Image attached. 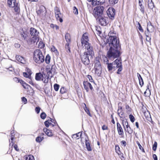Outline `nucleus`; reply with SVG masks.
<instances>
[{
	"mask_svg": "<svg viewBox=\"0 0 160 160\" xmlns=\"http://www.w3.org/2000/svg\"><path fill=\"white\" fill-rule=\"evenodd\" d=\"M89 40L87 34L84 33L82 37L81 42L82 49L85 50V52L81 55V58L82 63L85 65L90 63V59L92 58L94 55L93 48L88 42Z\"/></svg>",
	"mask_w": 160,
	"mask_h": 160,
	"instance_id": "f257e3e1",
	"label": "nucleus"
},
{
	"mask_svg": "<svg viewBox=\"0 0 160 160\" xmlns=\"http://www.w3.org/2000/svg\"><path fill=\"white\" fill-rule=\"evenodd\" d=\"M114 34L112 31L110 32L108 34L109 38L107 39L106 42L109 45L110 47L112 46L113 48L120 49L119 40L117 37L114 35Z\"/></svg>",
	"mask_w": 160,
	"mask_h": 160,
	"instance_id": "f03ea898",
	"label": "nucleus"
},
{
	"mask_svg": "<svg viewBox=\"0 0 160 160\" xmlns=\"http://www.w3.org/2000/svg\"><path fill=\"white\" fill-rule=\"evenodd\" d=\"M33 59L34 62L38 64H40L44 61V57L40 50L36 49L34 51Z\"/></svg>",
	"mask_w": 160,
	"mask_h": 160,
	"instance_id": "7ed1b4c3",
	"label": "nucleus"
},
{
	"mask_svg": "<svg viewBox=\"0 0 160 160\" xmlns=\"http://www.w3.org/2000/svg\"><path fill=\"white\" fill-rule=\"evenodd\" d=\"M120 49L113 48L111 46L107 53V57L111 59H114L119 57L121 54Z\"/></svg>",
	"mask_w": 160,
	"mask_h": 160,
	"instance_id": "20e7f679",
	"label": "nucleus"
},
{
	"mask_svg": "<svg viewBox=\"0 0 160 160\" xmlns=\"http://www.w3.org/2000/svg\"><path fill=\"white\" fill-rule=\"evenodd\" d=\"M8 5L10 8H14L16 12L19 11V5L18 3L16 2V0H8Z\"/></svg>",
	"mask_w": 160,
	"mask_h": 160,
	"instance_id": "39448f33",
	"label": "nucleus"
},
{
	"mask_svg": "<svg viewBox=\"0 0 160 160\" xmlns=\"http://www.w3.org/2000/svg\"><path fill=\"white\" fill-rule=\"evenodd\" d=\"M94 69L95 73L98 76H100L102 72V68L100 62L96 60L95 62Z\"/></svg>",
	"mask_w": 160,
	"mask_h": 160,
	"instance_id": "423d86ee",
	"label": "nucleus"
},
{
	"mask_svg": "<svg viewBox=\"0 0 160 160\" xmlns=\"http://www.w3.org/2000/svg\"><path fill=\"white\" fill-rule=\"evenodd\" d=\"M103 7H97L95 8L93 11V15L96 18H98L100 16H102Z\"/></svg>",
	"mask_w": 160,
	"mask_h": 160,
	"instance_id": "0eeeda50",
	"label": "nucleus"
},
{
	"mask_svg": "<svg viewBox=\"0 0 160 160\" xmlns=\"http://www.w3.org/2000/svg\"><path fill=\"white\" fill-rule=\"evenodd\" d=\"M54 13L57 20H59L61 22H62L63 15L60 12L59 9L57 7H55L54 8Z\"/></svg>",
	"mask_w": 160,
	"mask_h": 160,
	"instance_id": "6e6552de",
	"label": "nucleus"
},
{
	"mask_svg": "<svg viewBox=\"0 0 160 160\" xmlns=\"http://www.w3.org/2000/svg\"><path fill=\"white\" fill-rule=\"evenodd\" d=\"M99 23L102 26H105L108 23V18L104 15L99 17L97 18Z\"/></svg>",
	"mask_w": 160,
	"mask_h": 160,
	"instance_id": "1a4fd4ad",
	"label": "nucleus"
},
{
	"mask_svg": "<svg viewBox=\"0 0 160 160\" xmlns=\"http://www.w3.org/2000/svg\"><path fill=\"white\" fill-rule=\"evenodd\" d=\"M38 15L41 17L45 16L46 15V11L45 7L43 6H41L37 11Z\"/></svg>",
	"mask_w": 160,
	"mask_h": 160,
	"instance_id": "9d476101",
	"label": "nucleus"
},
{
	"mask_svg": "<svg viewBox=\"0 0 160 160\" xmlns=\"http://www.w3.org/2000/svg\"><path fill=\"white\" fill-rule=\"evenodd\" d=\"M115 10L112 7H110L107 11V13L108 16L110 18L113 19L115 15Z\"/></svg>",
	"mask_w": 160,
	"mask_h": 160,
	"instance_id": "9b49d317",
	"label": "nucleus"
},
{
	"mask_svg": "<svg viewBox=\"0 0 160 160\" xmlns=\"http://www.w3.org/2000/svg\"><path fill=\"white\" fill-rule=\"evenodd\" d=\"M83 85L84 88L86 90L87 92H88L89 88L92 91L93 90V88L92 85L88 81H84L83 82Z\"/></svg>",
	"mask_w": 160,
	"mask_h": 160,
	"instance_id": "f8f14e48",
	"label": "nucleus"
},
{
	"mask_svg": "<svg viewBox=\"0 0 160 160\" xmlns=\"http://www.w3.org/2000/svg\"><path fill=\"white\" fill-rule=\"evenodd\" d=\"M117 127L119 135L121 136L122 137H123L124 134L121 125L118 122L117 123Z\"/></svg>",
	"mask_w": 160,
	"mask_h": 160,
	"instance_id": "ddd939ff",
	"label": "nucleus"
},
{
	"mask_svg": "<svg viewBox=\"0 0 160 160\" xmlns=\"http://www.w3.org/2000/svg\"><path fill=\"white\" fill-rule=\"evenodd\" d=\"M30 33L32 36H38L39 32L35 28H31L30 30Z\"/></svg>",
	"mask_w": 160,
	"mask_h": 160,
	"instance_id": "4468645a",
	"label": "nucleus"
},
{
	"mask_svg": "<svg viewBox=\"0 0 160 160\" xmlns=\"http://www.w3.org/2000/svg\"><path fill=\"white\" fill-rule=\"evenodd\" d=\"M105 2V0H93L91 2V4L94 6L99 4H102Z\"/></svg>",
	"mask_w": 160,
	"mask_h": 160,
	"instance_id": "2eb2a0df",
	"label": "nucleus"
},
{
	"mask_svg": "<svg viewBox=\"0 0 160 160\" xmlns=\"http://www.w3.org/2000/svg\"><path fill=\"white\" fill-rule=\"evenodd\" d=\"M113 65H115V66H114V68H118L121 67L122 65V62L120 59H116L115 61L112 62Z\"/></svg>",
	"mask_w": 160,
	"mask_h": 160,
	"instance_id": "dca6fc26",
	"label": "nucleus"
},
{
	"mask_svg": "<svg viewBox=\"0 0 160 160\" xmlns=\"http://www.w3.org/2000/svg\"><path fill=\"white\" fill-rule=\"evenodd\" d=\"M16 60L18 62H21V63L24 64L26 63L25 59L21 56L17 55L16 56Z\"/></svg>",
	"mask_w": 160,
	"mask_h": 160,
	"instance_id": "f3484780",
	"label": "nucleus"
},
{
	"mask_svg": "<svg viewBox=\"0 0 160 160\" xmlns=\"http://www.w3.org/2000/svg\"><path fill=\"white\" fill-rule=\"evenodd\" d=\"M46 78L45 74H42L41 73H37L35 76V79L38 81L42 80V78Z\"/></svg>",
	"mask_w": 160,
	"mask_h": 160,
	"instance_id": "a211bd4d",
	"label": "nucleus"
},
{
	"mask_svg": "<svg viewBox=\"0 0 160 160\" xmlns=\"http://www.w3.org/2000/svg\"><path fill=\"white\" fill-rule=\"evenodd\" d=\"M154 29V27L151 24V23H148L147 25V30L148 32V33L152 32L153 31Z\"/></svg>",
	"mask_w": 160,
	"mask_h": 160,
	"instance_id": "6ab92c4d",
	"label": "nucleus"
},
{
	"mask_svg": "<svg viewBox=\"0 0 160 160\" xmlns=\"http://www.w3.org/2000/svg\"><path fill=\"white\" fill-rule=\"evenodd\" d=\"M144 115L146 117V118L149 121H150L152 120L151 117V115L149 112L147 111H145L144 113Z\"/></svg>",
	"mask_w": 160,
	"mask_h": 160,
	"instance_id": "aec40b11",
	"label": "nucleus"
},
{
	"mask_svg": "<svg viewBox=\"0 0 160 160\" xmlns=\"http://www.w3.org/2000/svg\"><path fill=\"white\" fill-rule=\"evenodd\" d=\"M118 114L120 118H122L123 115V112H122V107L121 106L118 107Z\"/></svg>",
	"mask_w": 160,
	"mask_h": 160,
	"instance_id": "412c9836",
	"label": "nucleus"
},
{
	"mask_svg": "<svg viewBox=\"0 0 160 160\" xmlns=\"http://www.w3.org/2000/svg\"><path fill=\"white\" fill-rule=\"evenodd\" d=\"M43 130L44 132L45 133V134L49 137L52 136L53 135L52 132L46 128H44Z\"/></svg>",
	"mask_w": 160,
	"mask_h": 160,
	"instance_id": "4be33fe9",
	"label": "nucleus"
},
{
	"mask_svg": "<svg viewBox=\"0 0 160 160\" xmlns=\"http://www.w3.org/2000/svg\"><path fill=\"white\" fill-rule=\"evenodd\" d=\"M149 85H150L149 83L148 85L146 91L144 92V95L145 97L149 96L151 94L149 88Z\"/></svg>",
	"mask_w": 160,
	"mask_h": 160,
	"instance_id": "5701e85b",
	"label": "nucleus"
},
{
	"mask_svg": "<svg viewBox=\"0 0 160 160\" xmlns=\"http://www.w3.org/2000/svg\"><path fill=\"white\" fill-rule=\"evenodd\" d=\"M147 2H148V8L151 9H152L154 7V5L152 0H147Z\"/></svg>",
	"mask_w": 160,
	"mask_h": 160,
	"instance_id": "b1692460",
	"label": "nucleus"
},
{
	"mask_svg": "<svg viewBox=\"0 0 160 160\" xmlns=\"http://www.w3.org/2000/svg\"><path fill=\"white\" fill-rule=\"evenodd\" d=\"M81 135L82 133L81 132H79L77 134H73L72 135V138L78 139L81 137Z\"/></svg>",
	"mask_w": 160,
	"mask_h": 160,
	"instance_id": "393cba45",
	"label": "nucleus"
},
{
	"mask_svg": "<svg viewBox=\"0 0 160 160\" xmlns=\"http://www.w3.org/2000/svg\"><path fill=\"white\" fill-rule=\"evenodd\" d=\"M65 39L67 43H70L71 39L70 35L68 33H67L65 35Z\"/></svg>",
	"mask_w": 160,
	"mask_h": 160,
	"instance_id": "a878e982",
	"label": "nucleus"
},
{
	"mask_svg": "<svg viewBox=\"0 0 160 160\" xmlns=\"http://www.w3.org/2000/svg\"><path fill=\"white\" fill-rule=\"evenodd\" d=\"M39 38L38 36H33L31 39V42L34 43L37 42L38 41Z\"/></svg>",
	"mask_w": 160,
	"mask_h": 160,
	"instance_id": "bb28decb",
	"label": "nucleus"
},
{
	"mask_svg": "<svg viewBox=\"0 0 160 160\" xmlns=\"http://www.w3.org/2000/svg\"><path fill=\"white\" fill-rule=\"evenodd\" d=\"M85 144L87 150L88 151H91L92 150V149L90 146V144L87 140H86Z\"/></svg>",
	"mask_w": 160,
	"mask_h": 160,
	"instance_id": "cd10ccee",
	"label": "nucleus"
},
{
	"mask_svg": "<svg viewBox=\"0 0 160 160\" xmlns=\"http://www.w3.org/2000/svg\"><path fill=\"white\" fill-rule=\"evenodd\" d=\"M20 83L22 84V86L23 87L25 88H28V87L29 85L27 84V83H26L25 82H24L22 80H21L19 81Z\"/></svg>",
	"mask_w": 160,
	"mask_h": 160,
	"instance_id": "c85d7f7f",
	"label": "nucleus"
},
{
	"mask_svg": "<svg viewBox=\"0 0 160 160\" xmlns=\"http://www.w3.org/2000/svg\"><path fill=\"white\" fill-rule=\"evenodd\" d=\"M107 64H108V68L109 71H111L112 70L113 68H114L113 66L112 62V63H107Z\"/></svg>",
	"mask_w": 160,
	"mask_h": 160,
	"instance_id": "c756f323",
	"label": "nucleus"
},
{
	"mask_svg": "<svg viewBox=\"0 0 160 160\" xmlns=\"http://www.w3.org/2000/svg\"><path fill=\"white\" fill-rule=\"evenodd\" d=\"M31 74V73L30 71L28 73L27 72H24L23 73V75L24 77L28 78L29 79H30Z\"/></svg>",
	"mask_w": 160,
	"mask_h": 160,
	"instance_id": "7c9ffc66",
	"label": "nucleus"
},
{
	"mask_svg": "<svg viewBox=\"0 0 160 160\" xmlns=\"http://www.w3.org/2000/svg\"><path fill=\"white\" fill-rule=\"evenodd\" d=\"M145 34L146 38V40L147 41H148L149 42H150L151 38L149 36V33L148 32L147 33L146 32H145Z\"/></svg>",
	"mask_w": 160,
	"mask_h": 160,
	"instance_id": "2f4dec72",
	"label": "nucleus"
},
{
	"mask_svg": "<svg viewBox=\"0 0 160 160\" xmlns=\"http://www.w3.org/2000/svg\"><path fill=\"white\" fill-rule=\"evenodd\" d=\"M45 76H46V78H42V81H43V82L45 83H47L48 82L49 77L47 75L45 74Z\"/></svg>",
	"mask_w": 160,
	"mask_h": 160,
	"instance_id": "473e14b6",
	"label": "nucleus"
},
{
	"mask_svg": "<svg viewBox=\"0 0 160 160\" xmlns=\"http://www.w3.org/2000/svg\"><path fill=\"white\" fill-rule=\"evenodd\" d=\"M127 129V131L130 134H131L132 132V130L131 128L129 125L126 127Z\"/></svg>",
	"mask_w": 160,
	"mask_h": 160,
	"instance_id": "72a5a7b5",
	"label": "nucleus"
},
{
	"mask_svg": "<svg viewBox=\"0 0 160 160\" xmlns=\"http://www.w3.org/2000/svg\"><path fill=\"white\" fill-rule=\"evenodd\" d=\"M50 57L49 55H48L46 56V58H45V62L47 63H49L50 62Z\"/></svg>",
	"mask_w": 160,
	"mask_h": 160,
	"instance_id": "f704fd0d",
	"label": "nucleus"
},
{
	"mask_svg": "<svg viewBox=\"0 0 160 160\" xmlns=\"http://www.w3.org/2000/svg\"><path fill=\"white\" fill-rule=\"evenodd\" d=\"M26 160H34V157L32 155H29L26 157Z\"/></svg>",
	"mask_w": 160,
	"mask_h": 160,
	"instance_id": "c9c22d12",
	"label": "nucleus"
},
{
	"mask_svg": "<svg viewBox=\"0 0 160 160\" xmlns=\"http://www.w3.org/2000/svg\"><path fill=\"white\" fill-rule=\"evenodd\" d=\"M137 27L138 28V29L140 31H141L142 32H143V30L142 28L140 23L138 22H137Z\"/></svg>",
	"mask_w": 160,
	"mask_h": 160,
	"instance_id": "e433bc0d",
	"label": "nucleus"
},
{
	"mask_svg": "<svg viewBox=\"0 0 160 160\" xmlns=\"http://www.w3.org/2000/svg\"><path fill=\"white\" fill-rule=\"evenodd\" d=\"M44 138L43 137H38L36 138V142H41L43 139Z\"/></svg>",
	"mask_w": 160,
	"mask_h": 160,
	"instance_id": "4c0bfd02",
	"label": "nucleus"
},
{
	"mask_svg": "<svg viewBox=\"0 0 160 160\" xmlns=\"http://www.w3.org/2000/svg\"><path fill=\"white\" fill-rule=\"evenodd\" d=\"M118 0H109V2L111 5H113L117 3Z\"/></svg>",
	"mask_w": 160,
	"mask_h": 160,
	"instance_id": "58836bf2",
	"label": "nucleus"
},
{
	"mask_svg": "<svg viewBox=\"0 0 160 160\" xmlns=\"http://www.w3.org/2000/svg\"><path fill=\"white\" fill-rule=\"evenodd\" d=\"M69 43H67V44H66L65 45V48L67 50V52L69 53L70 52V48L69 46Z\"/></svg>",
	"mask_w": 160,
	"mask_h": 160,
	"instance_id": "ea45409f",
	"label": "nucleus"
},
{
	"mask_svg": "<svg viewBox=\"0 0 160 160\" xmlns=\"http://www.w3.org/2000/svg\"><path fill=\"white\" fill-rule=\"evenodd\" d=\"M122 124L123 128L125 130H126V128L125 126L126 127L128 126V122L127 121H123L122 122Z\"/></svg>",
	"mask_w": 160,
	"mask_h": 160,
	"instance_id": "a19ab883",
	"label": "nucleus"
},
{
	"mask_svg": "<svg viewBox=\"0 0 160 160\" xmlns=\"http://www.w3.org/2000/svg\"><path fill=\"white\" fill-rule=\"evenodd\" d=\"M85 108H84V109L85 112L88 114L91 117L92 115L90 112L88 108H87L86 107V105L85 104Z\"/></svg>",
	"mask_w": 160,
	"mask_h": 160,
	"instance_id": "79ce46f5",
	"label": "nucleus"
},
{
	"mask_svg": "<svg viewBox=\"0 0 160 160\" xmlns=\"http://www.w3.org/2000/svg\"><path fill=\"white\" fill-rule=\"evenodd\" d=\"M129 118L131 122H134L135 120V118L132 115L130 114L129 116Z\"/></svg>",
	"mask_w": 160,
	"mask_h": 160,
	"instance_id": "37998d69",
	"label": "nucleus"
},
{
	"mask_svg": "<svg viewBox=\"0 0 160 160\" xmlns=\"http://www.w3.org/2000/svg\"><path fill=\"white\" fill-rule=\"evenodd\" d=\"M140 7L139 9L141 12L143 13H144V7L143 5L142 6H139Z\"/></svg>",
	"mask_w": 160,
	"mask_h": 160,
	"instance_id": "c03bdc74",
	"label": "nucleus"
},
{
	"mask_svg": "<svg viewBox=\"0 0 160 160\" xmlns=\"http://www.w3.org/2000/svg\"><path fill=\"white\" fill-rule=\"evenodd\" d=\"M157 146V143L156 142H155L154 144L153 145L152 149L153 150L155 151L156 150Z\"/></svg>",
	"mask_w": 160,
	"mask_h": 160,
	"instance_id": "a18cd8bd",
	"label": "nucleus"
},
{
	"mask_svg": "<svg viewBox=\"0 0 160 160\" xmlns=\"http://www.w3.org/2000/svg\"><path fill=\"white\" fill-rule=\"evenodd\" d=\"M44 46V44L42 42H40L38 45V47L40 48H42Z\"/></svg>",
	"mask_w": 160,
	"mask_h": 160,
	"instance_id": "49530a36",
	"label": "nucleus"
},
{
	"mask_svg": "<svg viewBox=\"0 0 160 160\" xmlns=\"http://www.w3.org/2000/svg\"><path fill=\"white\" fill-rule=\"evenodd\" d=\"M46 114L45 113L43 112L41 114L40 116L42 119H44L46 117Z\"/></svg>",
	"mask_w": 160,
	"mask_h": 160,
	"instance_id": "de8ad7c7",
	"label": "nucleus"
},
{
	"mask_svg": "<svg viewBox=\"0 0 160 160\" xmlns=\"http://www.w3.org/2000/svg\"><path fill=\"white\" fill-rule=\"evenodd\" d=\"M73 12L75 14L77 15L78 14V10L76 7H74L73 8Z\"/></svg>",
	"mask_w": 160,
	"mask_h": 160,
	"instance_id": "09e8293b",
	"label": "nucleus"
},
{
	"mask_svg": "<svg viewBox=\"0 0 160 160\" xmlns=\"http://www.w3.org/2000/svg\"><path fill=\"white\" fill-rule=\"evenodd\" d=\"M59 87V86L57 84H55L54 86V89L55 91H58V90Z\"/></svg>",
	"mask_w": 160,
	"mask_h": 160,
	"instance_id": "8fccbe9b",
	"label": "nucleus"
},
{
	"mask_svg": "<svg viewBox=\"0 0 160 160\" xmlns=\"http://www.w3.org/2000/svg\"><path fill=\"white\" fill-rule=\"evenodd\" d=\"M66 89L64 87H62L60 90V92L62 94L66 92Z\"/></svg>",
	"mask_w": 160,
	"mask_h": 160,
	"instance_id": "3c124183",
	"label": "nucleus"
},
{
	"mask_svg": "<svg viewBox=\"0 0 160 160\" xmlns=\"http://www.w3.org/2000/svg\"><path fill=\"white\" fill-rule=\"evenodd\" d=\"M47 74L48 75V77H52L53 75H54V74H53L52 73V72H51L50 70H49L48 71Z\"/></svg>",
	"mask_w": 160,
	"mask_h": 160,
	"instance_id": "603ef678",
	"label": "nucleus"
},
{
	"mask_svg": "<svg viewBox=\"0 0 160 160\" xmlns=\"http://www.w3.org/2000/svg\"><path fill=\"white\" fill-rule=\"evenodd\" d=\"M139 84L142 87L143 85L144 84L143 79L142 78H140V79H139Z\"/></svg>",
	"mask_w": 160,
	"mask_h": 160,
	"instance_id": "864d4df0",
	"label": "nucleus"
},
{
	"mask_svg": "<svg viewBox=\"0 0 160 160\" xmlns=\"http://www.w3.org/2000/svg\"><path fill=\"white\" fill-rule=\"evenodd\" d=\"M51 72L53 74H55L56 73V70L55 69V67L53 66H52V68H51L50 70Z\"/></svg>",
	"mask_w": 160,
	"mask_h": 160,
	"instance_id": "5fc2aeb1",
	"label": "nucleus"
},
{
	"mask_svg": "<svg viewBox=\"0 0 160 160\" xmlns=\"http://www.w3.org/2000/svg\"><path fill=\"white\" fill-rule=\"evenodd\" d=\"M44 124H45V126L47 127H48L49 126V125H50V124L52 125V124L51 123L48 122V121H46L44 122Z\"/></svg>",
	"mask_w": 160,
	"mask_h": 160,
	"instance_id": "6e6d98bb",
	"label": "nucleus"
},
{
	"mask_svg": "<svg viewBox=\"0 0 160 160\" xmlns=\"http://www.w3.org/2000/svg\"><path fill=\"white\" fill-rule=\"evenodd\" d=\"M87 77L88 78L89 81L91 82H93V80L92 78V77L90 75H88Z\"/></svg>",
	"mask_w": 160,
	"mask_h": 160,
	"instance_id": "4d7b16f0",
	"label": "nucleus"
},
{
	"mask_svg": "<svg viewBox=\"0 0 160 160\" xmlns=\"http://www.w3.org/2000/svg\"><path fill=\"white\" fill-rule=\"evenodd\" d=\"M41 108L39 107H36L35 109L36 112L38 113H39L40 112Z\"/></svg>",
	"mask_w": 160,
	"mask_h": 160,
	"instance_id": "13d9d810",
	"label": "nucleus"
},
{
	"mask_svg": "<svg viewBox=\"0 0 160 160\" xmlns=\"http://www.w3.org/2000/svg\"><path fill=\"white\" fill-rule=\"evenodd\" d=\"M137 143L138 145V146L139 149L141 150H144L143 148H142V146H141V145H140V144L138 141L137 142Z\"/></svg>",
	"mask_w": 160,
	"mask_h": 160,
	"instance_id": "bf43d9fd",
	"label": "nucleus"
},
{
	"mask_svg": "<svg viewBox=\"0 0 160 160\" xmlns=\"http://www.w3.org/2000/svg\"><path fill=\"white\" fill-rule=\"evenodd\" d=\"M22 101L23 102L24 104H26L27 102V99L25 98L24 97H22Z\"/></svg>",
	"mask_w": 160,
	"mask_h": 160,
	"instance_id": "052dcab7",
	"label": "nucleus"
},
{
	"mask_svg": "<svg viewBox=\"0 0 160 160\" xmlns=\"http://www.w3.org/2000/svg\"><path fill=\"white\" fill-rule=\"evenodd\" d=\"M13 80L17 82H19V81L21 80H19L18 78L16 77H15L13 78Z\"/></svg>",
	"mask_w": 160,
	"mask_h": 160,
	"instance_id": "680f3d73",
	"label": "nucleus"
},
{
	"mask_svg": "<svg viewBox=\"0 0 160 160\" xmlns=\"http://www.w3.org/2000/svg\"><path fill=\"white\" fill-rule=\"evenodd\" d=\"M102 129L103 130H107L108 129V127L107 126L105 125H103L102 127Z\"/></svg>",
	"mask_w": 160,
	"mask_h": 160,
	"instance_id": "e2e57ef3",
	"label": "nucleus"
},
{
	"mask_svg": "<svg viewBox=\"0 0 160 160\" xmlns=\"http://www.w3.org/2000/svg\"><path fill=\"white\" fill-rule=\"evenodd\" d=\"M121 142V144L122 145H123L124 147H125L126 146L127 144L126 142L125 141L123 140Z\"/></svg>",
	"mask_w": 160,
	"mask_h": 160,
	"instance_id": "0e129e2a",
	"label": "nucleus"
},
{
	"mask_svg": "<svg viewBox=\"0 0 160 160\" xmlns=\"http://www.w3.org/2000/svg\"><path fill=\"white\" fill-rule=\"evenodd\" d=\"M118 68H119L118 69V70L117 73L119 74V72L121 71L122 70V66L121 67H118Z\"/></svg>",
	"mask_w": 160,
	"mask_h": 160,
	"instance_id": "69168bd1",
	"label": "nucleus"
},
{
	"mask_svg": "<svg viewBox=\"0 0 160 160\" xmlns=\"http://www.w3.org/2000/svg\"><path fill=\"white\" fill-rule=\"evenodd\" d=\"M143 3V0H139V6L142 5Z\"/></svg>",
	"mask_w": 160,
	"mask_h": 160,
	"instance_id": "338daca9",
	"label": "nucleus"
},
{
	"mask_svg": "<svg viewBox=\"0 0 160 160\" xmlns=\"http://www.w3.org/2000/svg\"><path fill=\"white\" fill-rule=\"evenodd\" d=\"M153 157L154 160H158L156 154H153Z\"/></svg>",
	"mask_w": 160,
	"mask_h": 160,
	"instance_id": "774afa93",
	"label": "nucleus"
}]
</instances>
